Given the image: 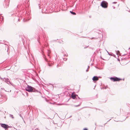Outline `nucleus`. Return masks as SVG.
Wrapping results in <instances>:
<instances>
[{
  "label": "nucleus",
  "instance_id": "1",
  "mask_svg": "<svg viewBox=\"0 0 130 130\" xmlns=\"http://www.w3.org/2000/svg\"><path fill=\"white\" fill-rule=\"evenodd\" d=\"M108 3L106 1H103L102 2L101 4V6L102 7L106 8H107L108 7Z\"/></svg>",
  "mask_w": 130,
  "mask_h": 130
},
{
  "label": "nucleus",
  "instance_id": "2",
  "mask_svg": "<svg viewBox=\"0 0 130 130\" xmlns=\"http://www.w3.org/2000/svg\"><path fill=\"white\" fill-rule=\"evenodd\" d=\"M34 89V88L28 86L26 88V90L29 92H32L33 91Z\"/></svg>",
  "mask_w": 130,
  "mask_h": 130
},
{
  "label": "nucleus",
  "instance_id": "3",
  "mask_svg": "<svg viewBox=\"0 0 130 130\" xmlns=\"http://www.w3.org/2000/svg\"><path fill=\"white\" fill-rule=\"evenodd\" d=\"M111 80L113 82L115 81H119L122 80L121 79L117 78L116 77H111L110 78Z\"/></svg>",
  "mask_w": 130,
  "mask_h": 130
},
{
  "label": "nucleus",
  "instance_id": "4",
  "mask_svg": "<svg viewBox=\"0 0 130 130\" xmlns=\"http://www.w3.org/2000/svg\"><path fill=\"white\" fill-rule=\"evenodd\" d=\"M1 126L5 129H7L9 127V126L8 125L4 124L1 123L0 124Z\"/></svg>",
  "mask_w": 130,
  "mask_h": 130
},
{
  "label": "nucleus",
  "instance_id": "5",
  "mask_svg": "<svg viewBox=\"0 0 130 130\" xmlns=\"http://www.w3.org/2000/svg\"><path fill=\"white\" fill-rule=\"evenodd\" d=\"M92 80L94 81H97L98 80L99 78L98 77L94 76L92 78Z\"/></svg>",
  "mask_w": 130,
  "mask_h": 130
},
{
  "label": "nucleus",
  "instance_id": "6",
  "mask_svg": "<svg viewBox=\"0 0 130 130\" xmlns=\"http://www.w3.org/2000/svg\"><path fill=\"white\" fill-rule=\"evenodd\" d=\"M71 97L73 99H75L76 98V95L74 94L73 93L71 95Z\"/></svg>",
  "mask_w": 130,
  "mask_h": 130
},
{
  "label": "nucleus",
  "instance_id": "7",
  "mask_svg": "<svg viewBox=\"0 0 130 130\" xmlns=\"http://www.w3.org/2000/svg\"><path fill=\"white\" fill-rule=\"evenodd\" d=\"M70 12L71 14H73V15H76V13L74 12H72L71 11H70Z\"/></svg>",
  "mask_w": 130,
  "mask_h": 130
},
{
  "label": "nucleus",
  "instance_id": "8",
  "mask_svg": "<svg viewBox=\"0 0 130 130\" xmlns=\"http://www.w3.org/2000/svg\"><path fill=\"white\" fill-rule=\"evenodd\" d=\"M63 42V41L62 40H61V41L60 42V43H62Z\"/></svg>",
  "mask_w": 130,
  "mask_h": 130
},
{
  "label": "nucleus",
  "instance_id": "9",
  "mask_svg": "<svg viewBox=\"0 0 130 130\" xmlns=\"http://www.w3.org/2000/svg\"><path fill=\"white\" fill-rule=\"evenodd\" d=\"M80 105H76V106H75V107H77V106H79Z\"/></svg>",
  "mask_w": 130,
  "mask_h": 130
},
{
  "label": "nucleus",
  "instance_id": "10",
  "mask_svg": "<svg viewBox=\"0 0 130 130\" xmlns=\"http://www.w3.org/2000/svg\"><path fill=\"white\" fill-rule=\"evenodd\" d=\"M84 130H88V129L86 128H85L84 129Z\"/></svg>",
  "mask_w": 130,
  "mask_h": 130
}]
</instances>
